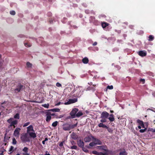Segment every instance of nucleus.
<instances>
[{"label": "nucleus", "instance_id": "obj_47", "mask_svg": "<svg viewBox=\"0 0 155 155\" xmlns=\"http://www.w3.org/2000/svg\"><path fill=\"white\" fill-rule=\"evenodd\" d=\"M30 124V122H28L25 123L23 125V127H26L27 126H28V125H29Z\"/></svg>", "mask_w": 155, "mask_h": 155}, {"label": "nucleus", "instance_id": "obj_29", "mask_svg": "<svg viewBox=\"0 0 155 155\" xmlns=\"http://www.w3.org/2000/svg\"><path fill=\"white\" fill-rule=\"evenodd\" d=\"M70 148L71 149H75L76 150H78V147L76 145H73L72 146H71Z\"/></svg>", "mask_w": 155, "mask_h": 155}, {"label": "nucleus", "instance_id": "obj_3", "mask_svg": "<svg viewBox=\"0 0 155 155\" xmlns=\"http://www.w3.org/2000/svg\"><path fill=\"white\" fill-rule=\"evenodd\" d=\"M20 139L23 142L30 141L29 138L28 137L27 133L23 134L21 135Z\"/></svg>", "mask_w": 155, "mask_h": 155}, {"label": "nucleus", "instance_id": "obj_7", "mask_svg": "<svg viewBox=\"0 0 155 155\" xmlns=\"http://www.w3.org/2000/svg\"><path fill=\"white\" fill-rule=\"evenodd\" d=\"M96 148L98 149L103 150L105 152H108V150L107 149V147L106 145H103L101 146H97Z\"/></svg>", "mask_w": 155, "mask_h": 155}, {"label": "nucleus", "instance_id": "obj_24", "mask_svg": "<svg viewBox=\"0 0 155 155\" xmlns=\"http://www.w3.org/2000/svg\"><path fill=\"white\" fill-rule=\"evenodd\" d=\"M82 115H83V113L81 111H79L76 114V117H79Z\"/></svg>", "mask_w": 155, "mask_h": 155}, {"label": "nucleus", "instance_id": "obj_18", "mask_svg": "<svg viewBox=\"0 0 155 155\" xmlns=\"http://www.w3.org/2000/svg\"><path fill=\"white\" fill-rule=\"evenodd\" d=\"M91 136H89L87 137H86L84 138V140L86 142H89L91 140V138H92Z\"/></svg>", "mask_w": 155, "mask_h": 155}, {"label": "nucleus", "instance_id": "obj_48", "mask_svg": "<svg viewBox=\"0 0 155 155\" xmlns=\"http://www.w3.org/2000/svg\"><path fill=\"white\" fill-rule=\"evenodd\" d=\"M140 82H142L143 84H144L145 82V80L144 79L141 78L140 80Z\"/></svg>", "mask_w": 155, "mask_h": 155}, {"label": "nucleus", "instance_id": "obj_15", "mask_svg": "<svg viewBox=\"0 0 155 155\" xmlns=\"http://www.w3.org/2000/svg\"><path fill=\"white\" fill-rule=\"evenodd\" d=\"M109 116L110 117H109L108 119L110 121V122H111L114 121L115 120L114 118V115L113 114H111L110 115L109 114Z\"/></svg>", "mask_w": 155, "mask_h": 155}, {"label": "nucleus", "instance_id": "obj_53", "mask_svg": "<svg viewBox=\"0 0 155 155\" xmlns=\"http://www.w3.org/2000/svg\"><path fill=\"white\" fill-rule=\"evenodd\" d=\"M52 14L50 12H48V15L49 16H51Z\"/></svg>", "mask_w": 155, "mask_h": 155}, {"label": "nucleus", "instance_id": "obj_21", "mask_svg": "<svg viewBox=\"0 0 155 155\" xmlns=\"http://www.w3.org/2000/svg\"><path fill=\"white\" fill-rule=\"evenodd\" d=\"M28 134H29L30 136L31 137L33 138H35L36 137V134L34 132H29Z\"/></svg>", "mask_w": 155, "mask_h": 155}, {"label": "nucleus", "instance_id": "obj_12", "mask_svg": "<svg viewBox=\"0 0 155 155\" xmlns=\"http://www.w3.org/2000/svg\"><path fill=\"white\" fill-rule=\"evenodd\" d=\"M18 123V121L17 120H14L12 121L10 124V125L9 126V127H13L14 128L15 127V125H16Z\"/></svg>", "mask_w": 155, "mask_h": 155}, {"label": "nucleus", "instance_id": "obj_35", "mask_svg": "<svg viewBox=\"0 0 155 155\" xmlns=\"http://www.w3.org/2000/svg\"><path fill=\"white\" fill-rule=\"evenodd\" d=\"M28 148L27 147H25L23 149L22 151L24 152L25 153H27L28 152Z\"/></svg>", "mask_w": 155, "mask_h": 155}, {"label": "nucleus", "instance_id": "obj_10", "mask_svg": "<svg viewBox=\"0 0 155 155\" xmlns=\"http://www.w3.org/2000/svg\"><path fill=\"white\" fill-rule=\"evenodd\" d=\"M77 144L78 146L81 147H83L84 145V143L83 140L81 139H80L79 140L77 141Z\"/></svg>", "mask_w": 155, "mask_h": 155}, {"label": "nucleus", "instance_id": "obj_8", "mask_svg": "<svg viewBox=\"0 0 155 155\" xmlns=\"http://www.w3.org/2000/svg\"><path fill=\"white\" fill-rule=\"evenodd\" d=\"M92 138L94 140L96 145H101L102 143V142L99 139L94 137L93 136H91Z\"/></svg>", "mask_w": 155, "mask_h": 155}, {"label": "nucleus", "instance_id": "obj_36", "mask_svg": "<svg viewBox=\"0 0 155 155\" xmlns=\"http://www.w3.org/2000/svg\"><path fill=\"white\" fill-rule=\"evenodd\" d=\"M137 122L140 125H141L143 123V122L139 119L137 120Z\"/></svg>", "mask_w": 155, "mask_h": 155}, {"label": "nucleus", "instance_id": "obj_54", "mask_svg": "<svg viewBox=\"0 0 155 155\" xmlns=\"http://www.w3.org/2000/svg\"><path fill=\"white\" fill-rule=\"evenodd\" d=\"M97 43L96 42H95L93 44V46H95V45H97Z\"/></svg>", "mask_w": 155, "mask_h": 155}, {"label": "nucleus", "instance_id": "obj_62", "mask_svg": "<svg viewBox=\"0 0 155 155\" xmlns=\"http://www.w3.org/2000/svg\"><path fill=\"white\" fill-rule=\"evenodd\" d=\"M49 114L50 115H52V116H54V114H54V113H53V114H50V112H49Z\"/></svg>", "mask_w": 155, "mask_h": 155}, {"label": "nucleus", "instance_id": "obj_25", "mask_svg": "<svg viewBox=\"0 0 155 155\" xmlns=\"http://www.w3.org/2000/svg\"><path fill=\"white\" fill-rule=\"evenodd\" d=\"M154 39V37L153 35H150L148 37L149 41H152Z\"/></svg>", "mask_w": 155, "mask_h": 155}, {"label": "nucleus", "instance_id": "obj_52", "mask_svg": "<svg viewBox=\"0 0 155 155\" xmlns=\"http://www.w3.org/2000/svg\"><path fill=\"white\" fill-rule=\"evenodd\" d=\"M71 143L72 145L75 144H76L74 140H72L71 141Z\"/></svg>", "mask_w": 155, "mask_h": 155}, {"label": "nucleus", "instance_id": "obj_14", "mask_svg": "<svg viewBox=\"0 0 155 155\" xmlns=\"http://www.w3.org/2000/svg\"><path fill=\"white\" fill-rule=\"evenodd\" d=\"M71 137L72 139L76 140L78 139V136L75 133L73 132L71 134Z\"/></svg>", "mask_w": 155, "mask_h": 155}, {"label": "nucleus", "instance_id": "obj_26", "mask_svg": "<svg viewBox=\"0 0 155 155\" xmlns=\"http://www.w3.org/2000/svg\"><path fill=\"white\" fill-rule=\"evenodd\" d=\"M81 148H82V150L85 152L87 153H91V152L90 153L89 152V150L86 148H85L84 147H82Z\"/></svg>", "mask_w": 155, "mask_h": 155}, {"label": "nucleus", "instance_id": "obj_38", "mask_svg": "<svg viewBox=\"0 0 155 155\" xmlns=\"http://www.w3.org/2000/svg\"><path fill=\"white\" fill-rule=\"evenodd\" d=\"M12 143L13 144H16L17 143V141L15 138H13L12 139Z\"/></svg>", "mask_w": 155, "mask_h": 155}, {"label": "nucleus", "instance_id": "obj_22", "mask_svg": "<svg viewBox=\"0 0 155 155\" xmlns=\"http://www.w3.org/2000/svg\"><path fill=\"white\" fill-rule=\"evenodd\" d=\"M64 143V140H63L61 142L59 143V146L60 147V149H61L62 148H64L63 144Z\"/></svg>", "mask_w": 155, "mask_h": 155}, {"label": "nucleus", "instance_id": "obj_56", "mask_svg": "<svg viewBox=\"0 0 155 155\" xmlns=\"http://www.w3.org/2000/svg\"><path fill=\"white\" fill-rule=\"evenodd\" d=\"M61 104V102H58L57 104H55L56 106H58L60 105Z\"/></svg>", "mask_w": 155, "mask_h": 155}, {"label": "nucleus", "instance_id": "obj_16", "mask_svg": "<svg viewBox=\"0 0 155 155\" xmlns=\"http://www.w3.org/2000/svg\"><path fill=\"white\" fill-rule=\"evenodd\" d=\"M27 133H29V132L31 131H34L33 127L32 125H30L27 127Z\"/></svg>", "mask_w": 155, "mask_h": 155}, {"label": "nucleus", "instance_id": "obj_1", "mask_svg": "<svg viewBox=\"0 0 155 155\" xmlns=\"http://www.w3.org/2000/svg\"><path fill=\"white\" fill-rule=\"evenodd\" d=\"M77 124L78 122L73 124L68 123L65 124L63 125V129L65 131L70 130L71 129H74L77 127Z\"/></svg>", "mask_w": 155, "mask_h": 155}, {"label": "nucleus", "instance_id": "obj_34", "mask_svg": "<svg viewBox=\"0 0 155 155\" xmlns=\"http://www.w3.org/2000/svg\"><path fill=\"white\" fill-rule=\"evenodd\" d=\"M6 134H5V137H4V141L5 142H7V140H8V137L6 136Z\"/></svg>", "mask_w": 155, "mask_h": 155}, {"label": "nucleus", "instance_id": "obj_17", "mask_svg": "<svg viewBox=\"0 0 155 155\" xmlns=\"http://www.w3.org/2000/svg\"><path fill=\"white\" fill-rule=\"evenodd\" d=\"M82 62L84 64H87L89 62L88 58L87 57H85L82 59Z\"/></svg>", "mask_w": 155, "mask_h": 155}, {"label": "nucleus", "instance_id": "obj_58", "mask_svg": "<svg viewBox=\"0 0 155 155\" xmlns=\"http://www.w3.org/2000/svg\"><path fill=\"white\" fill-rule=\"evenodd\" d=\"M48 153V151H47L46 152V153H45V155H51L49 153Z\"/></svg>", "mask_w": 155, "mask_h": 155}, {"label": "nucleus", "instance_id": "obj_19", "mask_svg": "<svg viewBox=\"0 0 155 155\" xmlns=\"http://www.w3.org/2000/svg\"><path fill=\"white\" fill-rule=\"evenodd\" d=\"M49 112H48L47 114V117L46 118V121L47 122H49L51 120V116L49 114Z\"/></svg>", "mask_w": 155, "mask_h": 155}, {"label": "nucleus", "instance_id": "obj_6", "mask_svg": "<svg viewBox=\"0 0 155 155\" xmlns=\"http://www.w3.org/2000/svg\"><path fill=\"white\" fill-rule=\"evenodd\" d=\"M109 116V114L106 111H104L101 114L102 119H107Z\"/></svg>", "mask_w": 155, "mask_h": 155}, {"label": "nucleus", "instance_id": "obj_46", "mask_svg": "<svg viewBox=\"0 0 155 155\" xmlns=\"http://www.w3.org/2000/svg\"><path fill=\"white\" fill-rule=\"evenodd\" d=\"M42 106L44 107L48 108L49 106V104H45L42 105Z\"/></svg>", "mask_w": 155, "mask_h": 155}, {"label": "nucleus", "instance_id": "obj_61", "mask_svg": "<svg viewBox=\"0 0 155 155\" xmlns=\"http://www.w3.org/2000/svg\"><path fill=\"white\" fill-rule=\"evenodd\" d=\"M4 151H2V153H0V155H4L3 154Z\"/></svg>", "mask_w": 155, "mask_h": 155}, {"label": "nucleus", "instance_id": "obj_50", "mask_svg": "<svg viewBox=\"0 0 155 155\" xmlns=\"http://www.w3.org/2000/svg\"><path fill=\"white\" fill-rule=\"evenodd\" d=\"M56 86H57V87H60L61 86V85L59 83L57 82L56 84Z\"/></svg>", "mask_w": 155, "mask_h": 155}, {"label": "nucleus", "instance_id": "obj_59", "mask_svg": "<svg viewBox=\"0 0 155 155\" xmlns=\"http://www.w3.org/2000/svg\"><path fill=\"white\" fill-rule=\"evenodd\" d=\"M88 90H91V87H89L87 88Z\"/></svg>", "mask_w": 155, "mask_h": 155}, {"label": "nucleus", "instance_id": "obj_11", "mask_svg": "<svg viewBox=\"0 0 155 155\" xmlns=\"http://www.w3.org/2000/svg\"><path fill=\"white\" fill-rule=\"evenodd\" d=\"M139 55L141 57L145 56L147 55V52L145 51H139L138 53Z\"/></svg>", "mask_w": 155, "mask_h": 155}, {"label": "nucleus", "instance_id": "obj_2", "mask_svg": "<svg viewBox=\"0 0 155 155\" xmlns=\"http://www.w3.org/2000/svg\"><path fill=\"white\" fill-rule=\"evenodd\" d=\"M25 89V85L20 83L16 85V88L14 89V91L15 93H18L23 91Z\"/></svg>", "mask_w": 155, "mask_h": 155}, {"label": "nucleus", "instance_id": "obj_43", "mask_svg": "<svg viewBox=\"0 0 155 155\" xmlns=\"http://www.w3.org/2000/svg\"><path fill=\"white\" fill-rule=\"evenodd\" d=\"M13 119V118H10L8 119V120H7V121L8 123L10 124L12 122V120Z\"/></svg>", "mask_w": 155, "mask_h": 155}, {"label": "nucleus", "instance_id": "obj_28", "mask_svg": "<svg viewBox=\"0 0 155 155\" xmlns=\"http://www.w3.org/2000/svg\"><path fill=\"white\" fill-rule=\"evenodd\" d=\"M49 110L53 112H58L60 111V109L58 108H55V109H51Z\"/></svg>", "mask_w": 155, "mask_h": 155}, {"label": "nucleus", "instance_id": "obj_31", "mask_svg": "<svg viewBox=\"0 0 155 155\" xmlns=\"http://www.w3.org/2000/svg\"><path fill=\"white\" fill-rule=\"evenodd\" d=\"M14 118L15 119H19L20 118L19 114L18 113H17L14 116Z\"/></svg>", "mask_w": 155, "mask_h": 155}, {"label": "nucleus", "instance_id": "obj_49", "mask_svg": "<svg viewBox=\"0 0 155 155\" xmlns=\"http://www.w3.org/2000/svg\"><path fill=\"white\" fill-rule=\"evenodd\" d=\"M14 147L12 146H11L10 147V148L9 149V152H11L14 149Z\"/></svg>", "mask_w": 155, "mask_h": 155}, {"label": "nucleus", "instance_id": "obj_57", "mask_svg": "<svg viewBox=\"0 0 155 155\" xmlns=\"http://www.w3.org/2000/svg\"><path fill=\"white\" fill-rule=\"evenodd\" d=\"M151 131H152V132L153 133H155V129H152L151 130Z\"/></svg>", "mask_w": 155, "mask_h": 155}, {"label": "nucleus", "instance_id": "obj_63", "mask_svg": "<svg viewBox=\"0 0 155 155\" xmlns=\"http://www.w3.org/2000/svg\"><path fill=\"white\" fill-rule=\"evenodd\" d=\"M48 140V139L46 137L45 138V140H44V141H47Z\"/></svg>", "mask_w": 155, "mask_h": 155}, {"label": "nucleus", "instance_id": "obj_41", "mask_svg": "<svg viewBox=\"0 0 155 155\" xmlns=\"http://www.w3.org/2000/svg\"><path fill=\"white\" fill-rule=\"evenodd\" d=\"M106 129H107L108 131L110 133H112L113 132V130L110 128H109L108 127L107 128H106Z\"/></svg>", "mask_w": 155, "mask_h": 155}, {"label": "nucleus", "instance_id": "obj_9", "mask_svg": "<svg viewBox=\"0 0 155 155\" xmlns=\"http://www.w3.org/2000/svg\"><path fill=\"white\" fill-rule=\"evenodd\" d=\"M77 101V99L74 98V99H69L68 101L65 103V104H71L74 103Z\"/></svg>", "mask_w": 155, "mask_h": 155}, {"label": "nucleus", "instance_id": "obj_60", "mask_svg": "<svg viewBox=\"0 0 155 155\" xmlns=\"http://www.w3.org/2000/svg\"><path fill=\"white\" fill-rule=\"evenodd\" d=\"M88 84L89 85H91L92 84V82H90L88 83Z\"/></svg>", "mask_w": 155, "mask_h": 155}, {"label": "nucleus", "instance_id": "obj_13", "mask_svg": "<svg viewBox=\"0 0 155 155\" xmlns=\"http://www.w3.org/2000/svg\"><path fill=\"white\" fill-rule=\"evenodd\" d=\"M92 153L94 155H106V153L98 152L96 151H93L92 152Z\"/></svg>", "mask_w": 155, "mask_h": 155}, {"label": "nucleus", "instance_id": "obj_42", "mask_svg": "<svg viewBox=\"0 0 155 155\" xmlns=\"http://www.w3.org/2000/svg\"><path fill=\"white\" fill-rule=\"evenodd\" d=\"M147 130V128H145L143 129H140V130L139 132L141 133H144V132H145V130Z\"/></svg>", "mask_w": 155, "mask_h": 155}, {"label": "nucleus", "instance_id": "obj_4", "mask_svg": "<svg viewBox=\"0 0 155 155\" xmlns=\"http://www.w3.org/2000/svg\"><path fill=\"white\" fill-rule=\"evenodd\" d=\"M78 109L76 108H74L70 113V115L72 118L76 117L77 113L78 111Z\"/></svg>", "mask_w": 155, "mask_h": 155}, {"label": "nucleus", "instance_id": "obj_33", "mask_svg": "<svg viewBox=\"0 0 155 155\" xmlns=\"http://www.w3.org/2000/svg\"><path fill=\"white\" fill-rule=\"evenodd\" d=\"M26 65L28 68H31L32 66V64L29 62H27Z\"/></svg>", "mask_w": 155, "mask_h": 155}, {"label": "nucleus", "instance_id": "obj_23", "mask_svg": "<svg viewBox=\"0 0 155 155\" xmlns=\"http://www.w3.org/2000/svg\"><path fill=\"white\" fill-rule=\"evenodd\" d=\"M109 24L107 23L104 22L101 23V25L103 28H106L107 26L109 25Z\"/></svg>", "mask_w": 155, "mask_h": 155}, {"label": "nucleus", "instance_id": "obj_32", "mask_svg": "<svg viewBox=\"0 0 155 155\" xmlns=\"http://www.w3.org/2000/svg\"><path fill=\"white\" fill-rule=\"evenodd\" d=\"M58 124V121H55L54 122H53L52 124V127H55L57 126Z\"/></svg>", "mask_w": 155, "mask_h": 155}, {"label": "nucleus", "instance_id": "obj_40", "mask_svg": "<svg viewBox=\"0 0 155 155\" xmlns=\"http://www.w3.org/2000/svg\"><path fill=\"white\" fill-rule=\"evenodd\" d=\"M10 13L12 15H14L15 14V12L14 11H11L10 12Z\"/></svg>", "mask_w": 155, "mask_h": 155}, {"label": "nucleus", "instance_id": "obj_55", "mask_svg": "<svg viewBox=\"0 0 155 155\" xmlns=\"http://www.w3.org/2000/svg\"><path fill=\"white\" fill-rule=\"evenodd\" d=\"M141 126V127L143 128H145V125H144V124H143V123L142 124H141V125H140Z\"/></svg>", "mask_w": 155, "mask_h": 155}, {"label": "nucleus", "instance_id": "obj_20", "mask_svg": "<svg viewBox=\"0 0 155 155\" xmlns=\"http://www.w3.org/2000/svg\"><path fill=\"white\" fill-rule=\"evenodd\" d=\"M98 126L99 127H102L103 128H107L108 127H107L106 125H104L103 123H100L98 124Z\"/></svg>", "mask_w": 155, "mask_h": 155}, {"label": "nucleus", "instance_id": "obj_30", "mask_svg": "<svg viewBox=\"0 0 155 155\" xmlns=\"http://www.w3.org/2000/svg\"><path fill=\"white\" fill-rule=\"evenodd\" d=\"M95 18L94 17L91 16L90 17V20L91 22H94L95 20Z\"/></svg>", "mask_w": 155, "mask_h": 155}, {"label": "nucleus", "instance_id": "obj_45", "mask_svg": "<svg viewBox=\"0 0 155 155\" xmlns=\"http://www.w3.org/2000/svg\"><path fill=\"white\" fill-rule=\"evenodd\" d=\"M100 121L101 122V123H103L106 122L107 121L106 119H102Z\"/></svg>", "mask_w": 155, "mask_h": 155}, {"label": "nucleus", "instance_id": "obj_27", "mask_svg": "<svg viewBox=\"0 0 155 155\" xmlns=\"http://www.w3.org/2000/svg\"><path fill=\"white\" fill-rule=\"evenodd\" d=\"M127 153L125 150L123 151L120 152L119 153L120 155H127Z\"/></svg>", "mask_w": 155, "mask_h": 155}, {"label": "nucleus", "instance_id": "obj_64", "mask_svg": "<svg viewBox=\"0 0 155 155\" xmlns=\"http://www.w3.org/2000/svg\"><path fill=\"white\" fill-rule=\"evenodd\" d=\"M138 127L139 129H140L141 128V126L140 125L138 126Z\"/></svg>", "mask_w": 155, "mask_h": 155}, {"label": "nucleus", "instance_id": "obj_51", "mask_svg": "<svg viewBox=\"0 0 155 155\" xmlns=\"http://www.w3.org/2000/svg\"><path fill=\"white\" fill-rule=\"evenodd\" d=\"M95 90L96 89L94 87H91V90H92L93 91H95Z\"/></svg>", "mask_w": 155, "mask_h": 155}, {"label": "nucleus", "instance_id": "obj_5", "mask_svg": "<svg viewBox=\"0 0 155 155\" xmlns=\"http://www.w3.org/2000/svg\"><path fill=\"white\" fill-rule=\"evenodd\" d=\"M21 129L19 128H16L14 131L13 135L15 137H18L20 135Z\"/></svg>", "mask_w": 155, "mask_h": 155}, {"label": "nucleus", "instance_id": "obj_37", "mask_svg": "<svg viewBox=\"0 0 155 155\" xmlns=\"http://www.w3.org/2000/svg\"><path fill=\"white\" fill-rule=\"evenodd\" d=\"M24 44L25 46L27 47H29L31 46V45L30 44H29L28 43H24Z\"/></svg>", "mask_w": 155, "mask_h": 155}, {"label": "nucleus", "instance_id": "obj_39", "mask_svg": "<svg viewBox=\"0 0 155 155\" xmlns=\"http://www.w3.org/2000/svg\"><path fill=\"white\" fill-rule=\"evenodd\" d=\"M89 145L91 147H93L96 145L94 142H91L89 143Z\"/></svg>", "mask_w": 155, "mask_h": 155}, {"label": "nucleus", "instance_id": "obj_44", "mask_svg": "<svg viewBox=\"0 0 155 155\" xmlns=\"http://www.w3.org/2000/svg\"><path fill=\"white\" fill-rule=\"evenodd\" d=\"M107 89H108L110 90L113 89V87L112 85L108 86L107 87Z\"/></svg>", "mask_w": 155, "mask_h": 155}]
</instances>
